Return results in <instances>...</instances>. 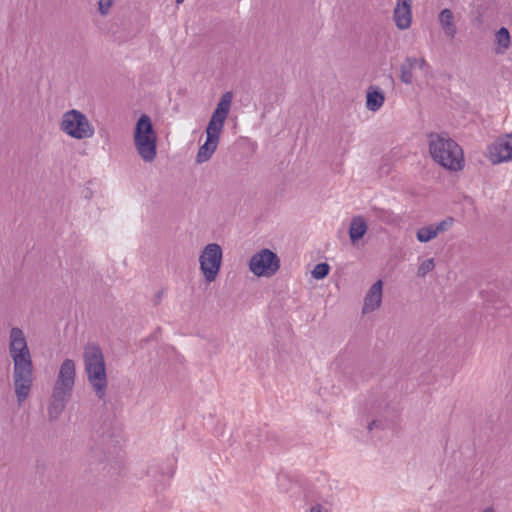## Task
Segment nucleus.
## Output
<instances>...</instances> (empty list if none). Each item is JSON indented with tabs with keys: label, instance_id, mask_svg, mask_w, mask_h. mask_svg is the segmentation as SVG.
I'll use <instances>...</instances> for the list:
<instances>
[{
	"label": "nucleus",
	"instance_id": "obj_29",
	"mask_svg": "<svg viewBox=\"0 0 512 512\" xmlns=\"http://www.w3.org/2000/svg\"><path fill=\"white\" fill-rule=\"evenodd\" d=\"M173 473H174V471H173V469H171V470L168 472V478H171V477L173 476Z\"/></svg>",
	"mask_w": 512,
	"mask_h": 512
},
{
	"label": "nucleus",
	"instance_id": "obj_24",
	"mask_svg": "<svg viewBox=\"0 0 512 512\" xmlns=\"http://www.w3.org/2000/svg\"><path fill=\"white\" fill-rule=\"evenodd\" d=\"M99 12L102 15H106L112 6V0H99Z\"/></svg>",
	"mask_w": 512,
	"mask_h": 512
},
{
	"label": "nucleus",
	"instance_id": "obj_13",
	"mask_svg": "<svg viewBox=\"0 0 512 512\" xmlns=\"http://www.w3.org/2000/svg\"><path fill=\"white\" fill-rule=\"evenodd\" d=\"M385 102V96L378 86H370L366 93V107L369 111H378Z\"/></svg>",
	"mask_w": 512,
	"mask_h": 512
},
{
	"label": "nucleus",
	"instance_id": "obj_15",
	"mask_svg": "<svg viewBox=\"0 0 512 512\" xmlns=\"http://www.w3.org/2000/svg\"><path fill=\"white\" fill-rule=\"evenodd\" d=\"M139 136L142 138L156 139L151 119L146 114L141 115L136 123L134 138H138Z\"/></svg>",
	"mask_w": 512,
	"mask_h": 512
},
{
	"label": "nucleus",
	"instance_id": "obj_25",
	"mask_svg": "<svg viewBox=\"0 0 512 512\" xmlns=\"http://www.w3.org/2000/svg\"><path fill=\"white\" fill-rule=\"evenodd\" d=\"M416 67H419L421 70H424L426 72H428L430 69L429 64L427 63V61L424 58L418 59V63L416 65Z\"/></svg>",
	"mask_w": 512,
	"mask_h": 512
},
{
	"label": "nucleus",
	"instance_id": "obj_17",
	"mask_svg": "<svg viewBox=\"0 0 512 512\" xmlns=\"http://www.w3.org/2000/svg\"><path fill=\"white\" fill-rule=\"evenodd\" d=\"M495 43L497 46L495 52L497 54H504L509 49L511 45V37L507 28L501 27L495 33Z\"/></svg>",
	"mask_w": 512,
	"mask_h": 512
},
{
	"label": "nucleus",
	"instance_id": "obj_9",
	"mask_svg": "<svg viewBox=\"0 0 512 512\" xmlns=\"http://www.w3.org/2000/svg\"><path fill=\"white\" fill-rule=\"evenodd\" d=\"M487 157L494 165L512 161V151L507 134L498 137L487 147Z\"/></svg>",
	"mask_w": 512,
	"mask_h": 512
},
{
	"label": "nucleus",
	"instance_id": "obj_14",
	"mask_svg": "<svg viewBox=\"0 0 512 512\" xmlns=\"http://www.w3.org/2000/svg\"><path fill=\"white\" fill-rule=\"evenodd\" d=\"M438 20L444 34L448 38L453 39L457 34V28L454 23L453 12L448 8L443 9L439 13Z\"/></svg>",
	"mask_w": 512,
	"mask_h": 512
},
{
	"label": "nucleus",
	"instance_id": "obj_2",
	"mask_svg": "<svg viewBox=\"0 0 512 512\" xmlns=\"http://www.w3.org/2000/svg\"><path fill=\"white\" fill-rule=\"evenodd\" d=\"M232 99V92H225L217 103L216 109L212 113L206 127V141L200 146L196 155L197 163L208 161L216 151L225 120L230 111Z\"/></svg>",
	"mask_w": 512,
	"mask_h": 512
},
{
	"label": "nucleus",
	"instance_id": "obj_28",
	"mask_svg": "<svg viewBox=\"0 0 512 512\" xmlns=\"http://www.w3.org/2000/svg\"><path fill=\"white\" fill-rule=\"evenodd\" d=\"M482 512H494V509L492 507H487Z\"/></svg>",
	"mask_w": 512,
	"mask_h": 512
},
{
	"label": "nucleus",
	"instance_id": "obj_23",
	"mask_svg": "<svg viewBox=\"0 0 512 512\" xmlns=\"http://www.w3.org/2000/svg\"><path fill=\"white\" fill-rule=\"evenodd\" d=\"M453 222L454 219L452 217H447L436 225H433V229L436 235L438 236V234L447 231L453 225Z\"/></svg>",
	"mask_w": 512,
	"mask_h": 512
},
{
	"label": "nucleus",
	"instance_id": "obj_26",
	"mask_svg": "<svg viewBox=\"0 0 512 512\" xmlns=\"http://www.w3.org/2000/svg\"><path fill=\"white\" fill-rule=\"evenodd\" d=\"M383 427L382 422L378 420H373L368 424V430H372L373 428Z\"/></svg>",
	"mask_w": 512,
	"mask_h": 512
},
{
	"label": "nucleus",
	"instance_id": "obj_6",
	"mask_svg": "<svg viewBox=\"0 0 512 512\" xmlns=\"http://www.w3.org/2000/svg\"><path fill=\"white\" fill-rule=\"evenodd\" d=\"M59 127L66 135L77 140L91 138L95 133L94 126L87 116L76 109L63 113Z\"/></svg>",
	"mask_w": 512,
	"mask_h": 512
},
{
	"label": "nucleus",
	"instance_id": "obj_22",
	"mask_svg": "<svg viewBox=\"0 0 512 512\" xmlns=\"http://www.w3.org/2000/svg\"><path fill=\"white\" fill-rule=\"evenodd\" d=\"M435 267L434 259H426L423 261L420 266L418 267L417 275L419 277H424L426 274L431 272Z\"/></svg>",
	"mask_w": 512,
	"mask_h": 512
},
{
	"label": "nucleus",
	"instance_id": "obj_16",
	"mask_svg": "<svg viewBox=\"0 0 512 512\" xmlns=\"http://www.w3.org/2000/svg\"><path fill=\"white\" fill-rule=\"evenodd\" d=\"M367 232V224L363 217L355 216L352 218L349 227V237L352 243L361 239Z\"/></svg>",
	"mask_w": 512,
	"mask_h": 512
},
{
	"label": "nucleus",
	"instance_id": "obj_12",
	"mask_svg": "<svg viewBox=\"0 0 512 512\" xmlns=\"http://www.w3.org/2000/svg\"><path fill=\"white\" fill-rule=\"evenodd\" d=\"M134 144L140 157L145 162H152L157 155V140L148 138H134Z\"/></svg>",
	"mask_w": 512,
	"mask_h": 512
},
{
	"label": "nucleus",
	"instance_id": "obj_27",
	"mask_svg": "<svg viewBox=\"0 0 512 512\" xmlns=\"http://www.w3.org/2000/svg\"><path fill=\"white\" fill-rule=\"evenodd\" d=\"M310 512H322V507L320 505H316L311 507Z\"/></svg>",
	"mask_w": 512,
	"mask_h": 512
},
{
	"label": "nucleus",
	"instance_id": "obj_3",
	"mask_svg": "<svg viewBox=\"0 0 512 512\" xmlns=\"http://www.w3.org/2000/svg\"><path fill=\"white\" fill-rule=\"evenodd\" d=\"M76 369L72 359H65L59 369L57 379L55 381L50 404L48 407V415L50 420H56L64 411L66 404L72 396L75 384Z\"/></svg>",
	"mask_w": 512,
	"mask_h": 512
},
{
	"label": "nucleus",
	"instance_id": "obj_5",
	"mask_svg": "<svg viewBox=\"0 0 512 512\" xmlns=\"http://www.w3.org/2000/svg\"><path fill=\"white\" fill-rule=\"evenodd\" d=\"M83 360L88 381L99 399H103L107 390L105 359L99 345L88 343L84 347Z\"/></svg>",
	"mask_w": 512,
	"mask_h": 512
},
{
	"label": "nucleus",
	"instance_id": "obj_8",
	"mask_svg": "<svg viewBox=\"0 0 512 512\" xmlns=\"http://www.w3.org/2000/svg\"><path fill=\"white\" fill-rule=\"evenodd\" d=\"M280 268V259L276 253L264 248L255 253L249 260L250 271L258 277H271Z\"/></svg>",
	"mask_w": 512,
	"mask_h": 512
},
{
	"label": "nucleus",
	"instance_id": "obj_7",
	"mask_svg": "<svg viewBox=\"0 0 512 512\" xmlns=\"http://www.w3.org/2000/svg\"><path fill=\"white\" fill-rule=\"evenodd\" d=\"M222 248L217 243L207 244L199 256L200 270L208 283L215 281L222 264Z\"/></svg>",
	"mask_w": 512,
	"mask_h": 512
},
{
	"label": "nucleus",
	"instance_id": "obj_21",
	"mask_svg": "<svg viewBox=\"0 0 512 512\" xmlns=\"http://www.w3.org/2000/svg\"><path fill=\"white\" fill-rule=\"evenodd\" d=\"M330 271V266L327 263H319L312 270V277L321 280L325 278Z\"/></svg>",
	"mask_w": 512,
	"mask_h": 512
},
{
	"label": "nucleus",
	"instance_id": "obj_10",
	"mask_svg": "<svg viewBox=\"0 0 512 512\" xmlns=\"http://www.w3.org/2000/svg\"><path fill=\"white\" fill-rule=\"evenodd\" d=\"M382 291L383 282L382 280L376 281L367 291L364 297V304L362 313L367 314L375 311L381 306L382 303Z\"/></svg>",
	"mask_w": 512,
	"mask_h": 512
},
{
	"label": "nucleus",
	"instance_id": "obj_30",
	"mask_svg": "<svg viewBox=\"0 0 512 512\" xmlns=\"http://www.w3.org/2000/svg\"><path fill=\"white\" fill-rule=\"evenodd\" d=\"M183 1H184V0H176V3H177V4H180V3H182Z\"/></svg>",
	"mask_w": 512,
	"mask_h": 512
},
{
	"label": "nucleus",
	"instance_id": "obj_1",
	"mask_svg": "<svg viewBox=\"0 0 512 512\" xmlns=\"http://www.w3.org/2000/svg\"><path fill=\"white\" fill-rule=\"evenodd\" d=\"M9 353L13 359V380L19 405L28 397L33 382V363L21 328L13 327L9 335Z\"/></svg>",
	"mask_w": 512,
	"mask_h": 512
},
{
	"label": "nucleus",
	"instance_id": "obj_18",
	"mask_svg": "<svg viewBox=\"0 0 512 512\" xmlns=\"http://www.w3.org/2000/svg\"><path fill=\"white\" fill-rule=\"evenodd\" d=\"M418 59L415 57H407L400 67V79L404 84L413 82V69L416 67Z\"/></svg>",
	"mask_w": 512,
	"mask_h": 512
},
{
	"label": "nucleus",
	"instance_id": "obj_19",
	"mask_svg": "<svg viewBox=\"0 0 512 512\" xmlns=\"http://www.w3.org/2000/svg\"><path fill=\"white\" fill-rule=\"evenodd\" d=\"M370 213L375 218L379 219L380 221L386 223V224H392L396 222V216L393 213V211L389 209L384 208H378V207H372L370 209Z\"/></svg>",
	"mask_w": 512,
	"mask_h": 512
},
{
	"label": "nucleus",
	"instance_id": "obj_20",
	"mask_svg": "<svg viewBox=\"0 0 512 512\" xmlns=\"http://www.w3.org/2000/svg\"><path fill=\"white\" fill-rule=\"evenodd\" d=\"M436 237L437 235L433 229V225L422 227L418 229L416 233V238L421 243H427Z\"/></svg>",
	"mask_w": 512,
	"mask_h": 512
},
{
	"label": "nucleus",
	"instance_id": "obj_11",
	"mask_svg": "<svg viewBox=\"0 0 512 512\" xmlns=\"http://www.w3.org/2000/svg\"><path fill=\"white\" fill-rule=\"evenodd\" d=\"M412 0H397L396 7L394 9L393 17L396 26L400 30H404L410 27L412 12H411Z\"/></svg>",
	"mask_w": 512,
	"mask_h": 512
},
{
	"label": "nucleus",
	"instance_id": "obj_4",
	"mask_svg": "<svg viewBox=\"0 0 512 512\" xmlns=\"http://www.w3.org/2000/svg\"><path fill=\"white\" fill-rule=\"evenodd\" d=\"M429 153L432 159L442 167L458 171L463 167V152L461 147L444 134L429 135Z\"/></svg>",
	"mask_w": 512,
	"mask_h": 512
}]
</instances>
